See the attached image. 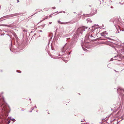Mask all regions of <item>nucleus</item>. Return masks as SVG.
I'll return each instance as SVG.
<instances>
[{
  "label": "nucleus",
  "instance_id": "37",
  "mask_svg": "<svg viewBox=\"0 0 124 124\" xmlns=\"http://www.w3.org/2000/svg\"><path fill=\"white\" fill-rule=\"evenodd\" d=\"M30 112H32V111H30Z\"/></svg>",
  "mask_w": 124,
  "mask_h": 124
},
{
  "label": "nucleus",
  "instance_id": "40",
  "mask_svg": "<svg viewBox=\"0 0 124 124\" xmlns=\"http://www.w3.org/2000/svg\"><path fill=\"white\" fill-rule=\"evenodd\" d=\"M40 31H41V32H42V31L41 30H40Z\"/></svg>",
  "mask_w": 124,
  "mask_h": 124
},
{
  "label": "nucleus",
  "instance_id": "34",
  "mask_svg": "<svg viewBox=\"0 0 124 124\" xmlns=\"http://www.w3.org/2000/svg\"><path fill=\"white\" fill-rule=\"evenodd\" d=\"M39 11H41V9H39Z\"/></svg>",
  "mask_w": 124,
  "mask_h": 124
},
{
  "label": "nucleus",
  "instance_id": "23",
  "mask_svg": "<svg viewBox=\"0 0 124 124\" xmlns=\"http://www.w3.org/2000/svg\"><path fill=\"white\" fill-rule=\"evenodd\" d=\"M15 38H17V36H16V35H15Z\"/></svg>",
  "mask_w": 124,
  "mask_h": 124
},
{
  "label": "nucleus",
  "instance_id": "24",
  "mask_svg": "<svg viewBox=\"0 0 124 124\" xmlns=\"http://www.w3.org/2000/svg\"><path fill=\"white\" fill-rule=\"evenodd\" d=\"M109 64H108V65H107V66H108V67H109Z\"/></svg>",
  "mask_w": 124,
  "mask_h": 124
},
{
  "label": "nucleus",
  "instance_id": "4",
  "mask_svg": "<svg viewBox=\"0 0 124 124\" xmlns=\"http://www.w3.org/2000/svg\"><path fill=\"white\" fill-rule=\"evenodd\" d=\"M93 37L92 35V32H90L88 33L86 35L85 37V39H87L88 40L89 39V38Z\"/></svg>",
  "mask_w": 124,
  "mask_h": 124
},
{
  "label": "nucleus",
  "instance_id": "8",
  "mask_svg": "<svg viewBox=\"0 0 124 124\" xmlns=\"http://www.w3.org/2000/svg\"><path fill=\"white\" fill-rule=\"evenodd\" d=\"M120 91H121V92H124V89H122L121 88H119L117 89V91L118 93L119 92V93H120Z\"/></svg>",
  "mask_w": 124,
  "mask_h": 124
},
{
  "label": "nucleus",
  "instance_id": "11",
  "mask_svg": "<svg viewBox=\"0 0 124 124\" xmlns=\"http://www.w3.org/2000/svg\"><path fill=\"white\" fill-rule=\"evenodd\" d=\"M9 117V119L10 120H12V121L13 122H15L16 120L14 118H11V117Z\"/></svg>",
  "mask_w": 124,
  "mask_h": 124
},
{
  "label": "nucleus",
  "instance_id": "45",
  "mask_svg": "<svg viewBox=\"0 0 124 124\" xmlns=\"http://www.w3.org/2000/svg\"><path fill=\"white\" fill-rule=\"evenodd\" d=\"M33 15H31V16H32Z\"/></svg>",
  "mask_w": 124,
  "mask_h": 124
},
{
  "label": "nucleus",
  "instance_id": "42",
  "mask_svg": "<svg viewBox=\"0 0 124 124\" xmlns=\"http://www.w3.org/2000/svg\"><path fill=\"white\" fill-rule=\"evenodd\" d=\"M123 4H124V3H123ZM123 4V3H122L121 4Z\"/></svg>",
  "mask_w": 124,
  "mask_h": 124
},
{
  "label": "nucleus",
  "instance_id": "41",
  "mask_svg": "<svg viewBox=\"0 0 124 124\" xmlns=\"http://www.w3.org/2000/svg\"><path fill=\"white\" fill-rule=\"evenodd\" d=\"M1 72H2V70H1Z\"/></svg>",
  "mask_w": 124,
  "mask_h": 124
},
{
  "label": "nucleus",
  "instance_id": "27",
  "mask_svg": "<svg viewBox=\"0 0 124 124\" xmlns=\"http://www.w3.org/2000/svg\"><path fill=\"white\" fill-rule=\"evenodd\" d=\"M34 107V108H37V107H36V106H35Z\"/></svg>",
  "mask_w": 124,
  "mask_h": 124
},
{
  "label": "nucleus",
  "instance_id": "28",
  "mask_svg": "<svg viewBox=\"0 0 124 124\" xmlns=\"http://www.w3.org/2000/svg\"><path fill=\"white\" fill-rule=\"evenodd\" d=\"M36 35V33H35V34H34V35H33V36H35V35Z\"/></svg>",
  "mask_w": 124,
  "mask_h": 124
},
{
  "label": "nucleus",
  "instance_id": "20",
  "mask_svg": "<svg viewBox=\"0 0 124 124\" xmlns=\"http://www.w3.org/2000/svg\"><path fill=\"white\" fill-rule=\"evenodd\" d=\"M113 60V58H111L110 60V61H112Z\"/></svg>",
  "mask_w": 124,
  "mask_h": 124
},
{
  "label": "nucleus",
  "instance_id": "6",
  "mask_svg": "<svg viewBox=\"0 0 124 124\" xmlns=\"http://www.w3.org/2000/svg\"><path fill=\"white\" fill-rule=\"evenodd\" d=\"M114 58H115V60H117L118 61L120 60L121 59V58L119 56H115L114 57Z\"/></svg>",
  "mask_w": 124,
  "mask_h": 124
},
{
  "label": "nucleus",
  "instance_id": "9",
  "mask_svg": "<svg viewBox=\"0 0 124 124\" xmlns=\"http://www.w3.org/2000/svg\"><path fill=\"white\" fill-rule=\"evenodd\" d=\"M99 25H95L94 26H92V28H94V30L95 29H96L98 28H99V27H98Z\"/></svg>",
  "mask_w": 124,
  "mask_h": 124
},
{
  "label": "nucleus",
  "instance_id": "46",
  "mask_svg": "<svg viewBox=\"0 0 124 124\" xmlns=\"http://www.w3.org/2000/svg\"><path fill=\"white\" fill-rule=\"evenodd\" d=\"M111 110H112V108H111Z\"/></svg>",
  "mask_w": 124,
  "mask_h": 124
},
{
  "label": "nucleus",
  "instance_id": "25",
  "mask_svg": "<svg viewBox=\"0 0 124 124\" xmlns=\"http://www.w3.org/2000/svg\"><path fill=\"white\" fill-rule=\"evenodd\" d=\"M82 48H83V49L84 50H85V49H84V48H83V46H82Z\"/></svg>",
  "mask_w": 124,
  "mask_h": 124
},
{
  "label": "nucleus",
  "instance_id": "39",
  "mask_svg": "<svg viewBox=\"0 0 124 124\" xmlns=\"http://www.w3.org/2000/svg\"><path fill=\"white\" fill-rule=\"evenodd\" d=\"M89 6L90 7H91V5H90Z\"/></svg>",
  "mask_w": 124,
  "mask_h": 124
},
{
  "label": "nucleus",
  "instance_id": "2",
  "mask_svg": "<svg viewBox=\"0 0 124 124\" xmlns=\"http://www.w3.org/2000/svg\"><path fill=\"white\" fill-rule=\"evenodd\" d=\"M8 106L6 104L4 101L3 97L0 98V109L3 110L7 113H8L9 111L8 110Z\"/></svg>",
  "mask_w": 124,
  "mask_h": 124
},
{
  "label": "nucleus",
  "instance_id": "29",
  "mask_svg": "<svg viewBox=\"0 0 124 124\" xmlns=\"http://www.w3.org/2000/svg\"><path fill=\"white\" fill-rule=\"evenodd\" d=\"M49 16L50 17H52V16H51V15H50Z\"/></svg>",
  "mask_w": 124,
  "mask_h": 124
},
{
  "label": "nucleus",
  "instance_id": "3",
  "mask_svg": "<svg viewBox=\"0 0 124 124\" xmlns=\"http://www.w3.org/2000/svg\"><path fill=\"white\" fill-rule=\"evenodd\" d=\"M19 13H16L13 14L9 15L6 16H4L0 18V19L1 20L5 18H8L10 17H11L13 16H17L19 15Z\"/></svg>",
  "mask_w": 124,
  "mask_h": 124
},
{
  "label": "nucleus",
  "instance_id": "48",
  "mask_svg": "<svg viewBox=\"0 0 124 124\" xmlns=\"http://www.w3.org/2000/svg\"><path fill=\"white\" fill-rule=\"evenodd\" d=\"M74 13H75V12H74Z\"/></svg>",
  "mask_w": 124,
  "mask_h": 124
},
{
  "label": "nucleus",
  "instance_id": "43",
  "mask_svg": "<svg viewBox=\"0 0 124 124\" xmlns=\"http://www.w3.org/2000/svg\"><path fill=\"white\" fill-rule=\"evenodd\" d=\"M119 3V4H121V2H120Z\"/></svg>",
  "mask_w": 124,
  "mask_h": 124
},
{
  "label": "nucleus",
  "instance_id": "47",
  "mask_svg": "<svg viewBox=\"0 0 124 124\" xmlns=\"http://www.w3.org/2000/svg\"><path fill=\"white\" fill-rule=\"evenodd\" d=\"M33 108L32 110H33Z\"/></svg>",
  "mask_w": 124,
  "mask_h": 124
},
{
  "label": "nucleus",
  "instance_id": "18",
  "mask_svg": "<svg viewBox=\"0 0 124 124\" xmlns=\"http://www.w3.org/2000/svg\"><path fill=\"white\" fill-rule=\"evenodd\" d=\"M16 72H18V73H21V71H20L19 72L18 71V70H17L16 71Z\"/></svg>",
  "mask_w": 124,
  "mask_h": 124
},
{
  "label": "nucleus",
  "instance_id": "31",
  "mask_svg": "<svg viewBox=\"0 0 124 124\" xmlns=\"http://www.w3.org/2000/svg\"><path fill=\"white\" fill-rule=\"evenodd\" d=\"M62 12H63L64 13H65V12L64 11H63Z\"/></svg>",
  "mask_w": 124,
  "mask_h": 124
},
{
  "label": "nucleus",
  "instance_id": "36",
  "mask_svg": "<svg viewBox=\"0 0 124 124\" xmlns=\"http://www.w3.org/2000/svg\"><path fill=\"white\" fill-rule=\"evenodd\" d=\"M70 53H71V52H70L69 53V54H70Z\"/></svg>",
  "mask_w": 124,
  "mask_h": 124
},
{
  "label": "nucleus",
  "instance_id": "17",
  "mask_svg": "<svg viewBox=\"0 0 124 124\" xmlns=\"http://www.w3.org/2000/svg\"><path fill=\"white\" fill-rule=\"evenodd\" d=\"M58 23H59L61 24H62V23L60 21H58Z\"/></svg>",
  "mask_w": 124,
  "mask_h": 124
},
{
  "label": "nucleus",
  "instance_id": "13",
  "mask_svg": "<svg viewBox=\"0 0 124 124\" xmlns=\"http://www.w3.org/2000/svg\"><path fill=\"white\" fill-rule=\"evenodd\" d=\"M87 21L90 23L92 22V21L91 19H87Z\"/></svg>",
  "mask_w": 124,
  "mask_h": 124
},
{
  "label": "nucleus",
  "instance_id": "19",
  "mask_svg": "<svg viewBox=\"0 0 124 124\" xmlns=\"http://www.w3.org/2000/svg\"><path fill=\"white\" fill-rule=\"evenodd\" d=\"M10 120H9L8 121V124H9L10 123Z\"/></svg>",
  "mask_w": 124,
  "mask_h": 124
},
{
  "label": "nucleus",
  "instance_id": "7",
  "mask_svg": "<svg viewBox=\"0 0 124 124\" xmlns=\"http://www.w3.org/2000/svg\"><path fill=\"white\" fill-rule=\"evenodd\" d=\"M106 34H107L108 33L106 32V31H104L101 33V35L102 36H105Z\"/></svg>",
  "mask_w": 124,
  "mask_h": 124
},
{
  "label": "nucleus",
  "instance_id": "22",
  "mask_svg": "<svg viewBox=\"0 0 124 124\" xmlns=\"http://www.w3.org/2000/svg\"><path fill=\"white\" fill-rule=\"evenodd\" d=\"M22 111H24V109L23 108H22Z\"/></svg>",
  "mask_w": 124,
  "mask_h": 124
},
{
  "label": "nucleus",
  "instance_id": "21",
  "mask_svg": "<svg viewBox=\"0 0 124 124\" xmlns=\"http://www.w3.org/2000/svg\"><path fill=\"white\" fill-rule=\"evenodd\" d=\"M55 7H53L52 8L54 9H55Z\"/></svg>",
  "mask_w": 124,
  "mask_h": 124
},
{
  "label": "nucleus",
  "instance_id": "26",
  "mask_svg": "<svg viewBox=\"0 0 124 124\" xmlns=\"http://www.w3.org/2000/svg\"><path fill=\"white\" fill-rule=\"evenodd\" d=\"M52 23V22H50L49 23V24H51Z\"/></svg>",
  "mask_w": 124,
  "mask_h": 124
},
{
  "label": "nucleus",
  "instance_id": "30",
  "mask_svg": "<svg viewBox=\"0 0 124 124\" xmlns=\"http://www.w3.org/2000/svg\"><path fill=\"white\" fill-rule=\"evenodd\" d=\"M19 2V0H17V2Z\"/></svg>",
  "mask_w": 124,
  "mask_h": 124
},
{
  "label": "nucleus",
  "instance_id": "10",
  "mask_svg": "<svg viewBox=\"0 0 124 124\" xmlns=\"http://www.w3.org/2000/svg\"><path fill=\"white\" fill-rule=\"evenodd\" d=\"M118 20L117 19H116L113 21V23L115 24L116 23H117L118 22Z\"/></svg>",
  "mask_w": 124,
  "mask_h": 124
},
{
  "label": "nucleus",
  "instance_id": "44",
  "mask_svg": "<svg viewBox=\"0 0 124 124\" xmlns=\"http://www.w3.org/2000/svg\"><path fill=\"white\" fill-rule=\"evenodd\" d=\"M55 12L54 13H56V12Z\"/></svg>",
  "mask_w": 124,
  "mask_h": 124
},
{
  "label": "nucleus",
  "instance_id": "35",
  "mask_svg": "<svg viewBox=\"0 0 124 124\" xmlns=\"http://www.w3.org/2000/svg\"><path fill=\"white\" fill-rule=\"evenodd\" d=\"M114 70L115 72H117V71H116V70Z\"/></svg>",
  "mask_w": 124,
  "mask_h": 124
},
{
  "label": "nucleus",
  "instance_id": "16",
  "mask_svg": "<svg viewBox=\"0 0 124 124\" xmlns=\"http://www.w3.org/2000/svg\"><path fill=\"white\" fill-rule=\"evenodd\" d=\"M47 17H46V18H43V20H42L41 21H40V22H42V21L43 20H45V19H47Z\"/></svg>",
  "mask_w": 124,
  "mask_h": 124
},
{
  "label": "nucleus",
  "instance_id": "5",
  "mask_svg": "<svg viewBox=\"0 0 124 124\" xmlns=\"http://www.w3.org/2000/svg\"><path fill=\"white\" fill-rule=\"evenodd\" d=\"M66 44L64 46H63V48L62 49V52L63 53H64L65 52L66 50H67L66 48H65V46L66 45Z\"/></svg>",
  "mask_w": 124,
  "mask_h": 124
},
{
  "label": "nucleus",
  "instance_id": "15",
  "mask_svg": "<svg viewBox=\"0 0 124 124\" xmlns=\"http://www.w3.org/2000/svg\"><path fill=\"white\" fill-rule=\"evenodd\" d=\"M2 25L3 26H8V27H10L9 25H8L3 24V25Z\"/></svg>",
  "mask_w": 124,
  "mask_h": 124
},
{
  "label": "nucleus",
  "instance_id": "14",
  "mask_svg": "<svg viewBox=\"0 0 124 124\" xmlns=\"http://www.w3.org/2000/svg\"><path fill=\"white\" fill-rule=\"evenodd\" d=\"M109 4H107L108 5H109L112 2V1H111L110 0H109Z\"/></svg>",
  "mask_w": 124,
  "mask_h": 124
},
{
  "label": "nucleus",
  "instance_id": "32",
  "mask_svg": "<svg viewBox=\"0 0 124 124\" xmlns=\"http://www.w3.org/2000/svg\"><path fill=\"white\" fill-rule=\"evenodd\" d=\"M122 31H124V29H123V30H122Z\"/></svg>",
  "mask_w": 124,
  "mask_h": 124
},
{
  "label": "nucleus",
  "instance_id": "33",
  "mask_svg": "<svg viewBox=\"0 0 124 124\" xmlns=\"http://www.w3.org/2000/svg\"><path fill=\"white\" fill-rule=\"evenodd\" d=\"M62 11L60 12H59V13H62Z\"/></svg>",
  "mask_w": 124,
  "mask_h": 124
},
{
  "label": "nucleus",
  "instance_id": "12",
  "mask_svg": "<svg viewBox=\"0 0 124 124\" xmlns=\"http://www.w3.org/2000/svg\"><path fill=\"white\" fill-rule=\"evenodd\" d=\"M97 9L96 10L95 12H94L92 14H93L92 15H93L97 13Z\"/></svg>",
  "mask_w": 124,
  "mask_h": 124
},
{
  "label": "nucleus",
  "instance_id": "38",
  "mask_svg": "<svg viewBox=\"0 0 124 124\" xmlns=\"http://www.w3.org/2000/svg\"><path fill=\"white\" fill-rule=\"evenodd\" d=\"M38 110H37L36 111V112H38Z\"/></svg>",
  "mask_w": 124,
  "mask_h": 124
},
{
  "label": "nucleus",
  "instance_id": "1",
  "mask_svg": "<svg viewBox=\"0 0 124 124\" xmlns=\"http://www.w3.org/2000/svg\"><path fill=\"white\" fill-rule=\"evenodd\" d=\"M89 28L87 27H82L78 28L75 34L73 35L71 40V43L73 44L76 42L79 36V34H82L84 31H87Z\"/></svg>",
  "mask_w": 124,
  "mask_h": 124
}]
</instances>
